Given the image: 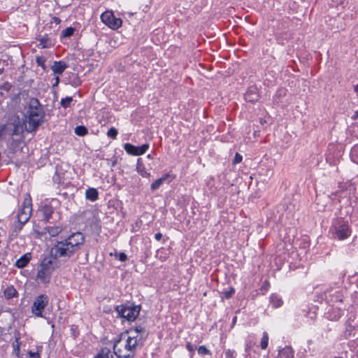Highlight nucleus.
Returning a JSON list of instances; mask_svg holds the SVG:
<instances>
[{
	"mask_svg": "<svg viewBox=\"0 0 358 358\" xmlns=\"http://www.w3.org/2000/svg\"><path fill=\"white\" fill-rule=\"evenodd\" d=\"M29 106V112H35V110H38L41 104L37 99L32 98L30 99L28 103Z\"/></svg>",
	"mask_w": 358,
	"mask_h": 358,
	"instance_id": "20",
	"label": "nucleus"
},
{
	"mask_svg": "<svg viewBox=\"0 0 358 358\" xmlns=\"http://www.w3.org/2000/svg\"><path fill=\"white\" fill-rule=\"evenodd\" d=\"M3 72L2 69H0V74H1Z\"/></svg>",
	"mask_w": 358,
	"mask_h": 358,
	"instance_id": "48",
	"label": "nucleus"
},
{
	"mask_svg": "<svg viewBox=\"0 0 358 358\" xmlns=\"http://www.w3.org/2000/svg\"><path fill=\"white\" fill-rule=\"evenodd\" d=\"M73 99L72 97L67 96L65 99H62L61 101V105L64 108H66L68 106H70V103L72 102Z\"/></svg>",
	"mask_w": 358,
	"mask_h": 358,
	"instance_id": "29",
	"label": "nucleus"
},
{
	"mask_svg": "<svg viewBox=\"0 0 358 358\" xmlns=\"http://www.w3.org/2000/svg\"><path fill=\"white\" fill-rule=\"evenodd\" d=\"M155 238L157 241H160L161 238H162V234L161 233H157L155 235Z\"/></svg>",
	"mask_w": 358,
	"mask_h": 358,
	"instance_id": "43",
	"label": "nucleus"
},
{
	"mask_svg": "<svg viewBox=\"0 0 358 358\" xmlns=\"http://www.w3.org/2000/svg\"><path fill=\"white\" fill-rule=\"evenodd\" d=\"M276 358H294V352L290 347H285L279 350Z\"/></svg>",
	"mask_w": 358,
	"mask_h": 358,
	"instance_id": "15",
	"label": "nucleus"
},
{
	"mask_svg": "<svg viewBox=\"0 0 358 358\" xmlns=\"http://www.w3.org/2000/svg\"><path fill=\"white\" fill-rule=\"evenodd\" d=\"M354 90L356 92H358V84L354 87Z\"/></svg>",
	"mask_w": 358,
	"mask_h": 358,
	"instance_id": "45",
	"label": "nucleus"
},
{
	"mask_svg": "<svg viewBox=\"0 0 358 358\" xmlns=\"http://www.w3.org/2000/svg\"><path fill=\"white\" fill-rule=\"evenodd\" d=\"M36 61L38 66H41L43 69H45V58L44 57H37Z\"/></svg>",
	"mask_w": 358,
	"mask_h": 358,
	"instance_id": "31",
	"label": "nucleus"
},
{
	"mask_svg": "<svg viewBox=\"0 0 358 358\" xmlns=\"http://www.w3.org/2000/svg\"><path fill=\"white\" fill-rule=\"evenodd\" d=\"M41 212L43 213V218L45 220H48L50 219V217H51L53 211H52V209L51 207L48 206H44L41 208Z\"/></svg>",
	"mask_w": 358,
	"mask_h": 358,
	"instance_id": "23",
	"label": "nucleus"
},
{
	"mask_svg": "<svg viewBox=\"0 0 358 358\" xmlns=\"http://www.w3.org/2000/svg\"><path fill=\"white\" fill-rule=\"evenodd\" d=\"M358 117V113H356L355 115L352 117V119H356Z\"/></svg>",
	"mask_w": 358,
	"mask_h": 358,
	"instance_id": "46",
	"label": "nucleus"
},
{
	"mask_svg": "<svg viewBox=\"0 0 358 358\" xmlns=\"http://www.w3.org/2000/svg\"><path fill=\"white\" fill-rule=\"evenodd\" d=\"M341 316V313L339 312L337 315H332V314H330L329 318L331 320H337L340 318Z\"/></svg>",
	"mask_w": 358,
	"mask_h": 358,
	"instance_id": "39",
	"label": "nucleus"
},
{
	"mask_svg": "<svg viewBox=\"0 0 358 358\" xmlns=\"http://www.w3.org/2000/svg\"><path fill=\"white\" fill-rule=\"evenodd\" d=\"M268 335L267 332L264 331L263 333L262 338L261 340V344H260L261 348L263 350L266 349V348L268 347Z\"/></svg>",
	"mask_w": 358,
	"mask_h": 358,
	"instance_id": "27",
	"label": "nucleus"
},
{
	"mask_svg": "<svg viewBox=\"0 0 358 358\" xmlns=\"http://www.w3.org/2000/svg\"><path fill=\"white\" fill-rule=\"evenodd\" d=\"M169 177H170L169 174H166L164 176H162V178L155 180L151 185L152 190L155 191V190L157 189Z\"/></svg>",
	"mask_w": 358,
	"mask_h": 358,
	"instance_id": "19",
	"label": "nucleus"
},
{
	"mask_svg": "<svg viewBox=\"0 0 358 358\" xmlns=\"http://www.w3.org/2000/svg\"><path fill=\"white\" fill-rule=\"evenodd\" d=\"M59 76H57V77L55 78V83L53 85H54V86L57 85H58V83H59Z\"/></svg>",
	"mask_w": 358,
	"mask_h": 358,
	"instance_id": "44",
	"label": "nucleus"
},
{
	"mask_svg": "<svg viewBox=\"0 0 358 358\" xmlns=\"http://www.w3.org/2000/svg\"><path fill=\"white\" fill-rule=\"evenodd\" d=\"M186 348H187V349L189 352H192V353L194 352V345H192L190 343H187L186 344Z\"/></svg>",
	"mask_w": 358,
	"mask_h": 358,
	"instance_id": "40",
	"label": "nucleus"
},
{
	"mask_svg": "<svg viewBox=\"0 0 358 358\" xmlns=\"http://www.w3.org/2000/svg\"><path fill=\"white\" fill-rule=\"evenodd\" d=\"M101 21L113 29H117L122 25V20L114 16L112 11H105L101 15Z\"/></svg>",
	"mask_w": 358,
	"mask_h": 358,
	"instance_id": "6",
	"label": "nucleus"
},
{
	"mask_svg": "<svg viewBox=\"0 0 358 358\" xmlns=\"http://www.w3.org/2000/svg\"><path fill=\"white\" fill-rule=\"evenodd\" d=\"M41 44L43 45V48H46L47 47V45H46V38H42L41 39Z\"/></svg>",
	"mask_w": 358,
	"mask_h": 358,
	"instance_id": "42",
	"label": "nucleus"
},
{
	"mask_svg": "<svg viewBox=\"0 0 358 358\" xmlns=\"http://www.w3.org/2000/svg\"><path fill=\"white\" fill-rule=\"evenodd\" d=\"M31 210L28 207L22 208L20 212L17 215L19 222L22 224H25L30 218Z\"/></svg>",
	"mask_w": 358,
	"mask_h": 358,
	"instance_id": "11",
	"label": "nucleus"
},
{
	"mask_svg": "<svg viewBox=\"0 0 358 358\" xmlns=\"http://www.w3.org/2000/svg\"><path fill=\"white\" fill-rule=\"evenodd\" d=\"M357 356H358V351H357Z\"/></svg>",
	"mask_w": 358,
	"mask_h": 358,
	"instance_id": "49",
	"label": "nucleus"
},
{
	"mask_svg": "<svg viewBox=\"0 0 358 358\" xmlns=\"http://www.w3.org/2000/svg\"><path fill=\"white\" fill-rule=\"evenodd\" d=\"M234 293V290L232 289L230 291L225 292L224 293V296H225L226 299H229V298H230L232 296V294Z\"/></svg>",
	"mask_w": 358,
	"mask_h": 358,
	"instance_id": "41",
	"label": "nucleus"
},
{
	"mask_svg": "<svg viewBox=\"0 0 358 358\" xmlns=\"http://www.w3.org/2000/svg\"><path fill=\"white\" fill-rule=\"evenodd\" d=\"M236 317H234L233 318V323L234 324L236 322Z\"/></svg>",
	"mask_w": 358,
	"mask_h": 358,
	"instance_id": "47",
	"label": "nucleus"
},
{
	"mask_svg": "<svg viewBox=\"0 0 358 358\" xmlns=\"http://www.w3.org/2000/svg\"><path fill=\"white\" fill-rule=\"evenodd\" d=\"M47 232L51 236H56L62 231V228L60 226H49L46 228Z\"/></svg>",
	"mask_w": 358,
	"mask_h": 358,
	"instance_id": "21",
	"label": "nucleus"
},
{
	"mask_svg": "<svg viewBox=\"0 0 358 358\" xmlns=\"http://www.w3.org/2000/svg\"><path fill=\"white\" fill-rule=\"evenodd\" d=\"M13 349L17 355L20 352V343L17 338H15V342L13 344Z\"/></svg>",
	"mask_w": 358,
	"mask_h": 358,
	"instance_id": "35",
	"label": "nucleus"
},
{
	"mask_svg": "<svg viewBox=\"0 0 358 358\" xmlns=\"http://www.w3.org/2000/svg\"><path fill=\"white\" fill-rule=\"evenodd\" d=\"M29 358H40L39 352H38V351H37V352L29 351Z\"/></svg>",
	"mask_w": 358,
	"mask_h": 358,
	"instance_id": "37",
	"label": "nucleus"
},
{
	"mask_svg": "<svg viewBox=\"0 0 358 358\" xmlns=\"http://www.w3.org/2000/svg\"><path fill=\"white\" fill-rule=\"evenodd\" d=\"M197 350L199 355H210V352L204 345L199 346Z\"/></svg>",
	"mask_w": 358,
	"mask_h": 358,
	"instance_id": "32",
	"label": "nucleus"
},
{
	"mask_svg": "<svg viewBox=\"0 0 358 358\" xmlns=\"http://www.w3.org/2000/svg\"><path fill=\"white\" fill-rule=\"evenodd\" d=\"M99 196L98 191L95 188H89L85 192V197L91 201L97 200Z\"/></svg>",
	"mask_w": 358,
	"mask_h": 358,
	"instance_id": "16",
	"label": "nucleus"
},
{
	"mask_svg": "<svg viewBox=\"0 0 358 358\" xmlns=\"http://www.w3.org/2000/svg\"><path fill=\"white\" fill-rule=\"evenodd\" d=\"M17 292L16 291L13 286L8 287L4 290V296L6 299H12L15 297L17 295Z\"/></svg>",
	"mask_w": 358,
	"mask_h": 358,
	"instance_id": "22",
	"label": "nucleus"
},
{
	"mask_svg": "<svg viewBox=\"0 0 358 358\" xmlns=\"http://www.w3.org/2000/svg\"><path fill=\"white\" fill-rule=\"evenodd\" d=\"M68 67L67 64L62 61L55 62L51 66L52 71L54 73L61 75Z\"/></svg>",
	"mask_w": 358,
	"mask_h": 358,
	"instance_id": "12",
	"label": "nucleus"
},
{
	"mask_svg": "<svg viewBox=\"0 0 358 358\" xmlns=\"http://www.w3.org/2000/svg\"><path fill=\"white\" fill-rule=\"evenodd\" d=\"M116 311L119 316L127 319L128 321H134L139 315L140 307L121 305L116 307Z\"/></svg>",
	"mask_w": 358,
	"mask_h": 358,
	"instance_id": "3",
	"label": "nucleus"
},
{
	"mask_svg": "<svg viewBox=\"0 0 358 358\" xmlns=\"http://www.w3.org/2000/svg\"><path fill=\"white\" fill-rule=\"evenodd\" d=\"M49 303V298L45 294L38 296L33 302L31 307L32 313L38 317H43V311Z\"/></svg>",
	"mask_w": 358,
	"mask_h": 358,
	"instance_id": "4",
	"label": "nucleus"
},
{
	"mask_svg": "<svg viewBox=\"0 0 358 358\" xmlns=\"http://www.w3.org/2000/svg\"><path fill=\"white\" fill-rule=\"evenodd\" d=\"M85 243V236L80 232L70 235L62 241L57 242L50 250L52 257H70L78 251ZM57 266L55 259L45 258L41 262L36 275V280L41 283L46 284L50 280L53 271Z\"/></svg>",
	"mask_w": 358,
	"mask_h": 358,
	"instance_id": "1",
	"label": "nucleus"
},
{
	"mask_svg": "<svg viewBox=\"0 0 358 358\" xmlns=\"http://www.w3.org/2000/svg\"><path fill=\"white\" fill-rule=\"evenodd\" d=\"M42 113H29V115H24V126L25 130L31 132L38 127L42 121Z\"/></svg>",
	"mask_w": 358,
	"mask_h": 358,
	"instance_id": "5",
	"label": "nucleus"
},
{
	"mask_svg": "<svg viewBox=\"0 0 358 358\" xmlns=\"http://www.w3.org/2000/svg\"><path fill=\"white\" fill-rule=\"evenodd\" d=\"M15 134V129L11 124H0V141L11 137Z\"/></svg>",
	"mask_w": 358,
	"mask_h": 358,
	"instance_id": "9",
	"label": "nucleus"
},
{
	"mask_svg": "<svg viewBox=\"0 0 358 358\" xmlns=\"http://www.w3.org/2000/svg\"><path fill=\"white\" fill-rule=\"evenodd\" d=\"M271 303L273 306V307L278 308L282 306V301L278 296L273 294L271 296Z\"/></svg>",
	"mask_w": 358,
	"mask_h": 358,
	"instance_id": "24",
	"label": "nucleus"
},
{
	"mask_svg": "<svg viewBox=\"0 0 358 358\" xmlns=\"http://www.w3.org/2000/svg\"><path fill=\"white\" fill-rule=\"evenodd\" d=\"M27 207H28L29 209L31 210V199L30 196H29V195L24 198L23 205H22V208H27Z\"/></svg>",
	"mask_w": 358,
	"mask_h": 358,
	"instance_id": "30",
	"label": "nucleus"
},
{
	"mask_svg": "<svg viewBox=\"0 0 358 358\" xmlns=\"http://www.w3.org/2000/svg\"><path fill=\"white\" fill-rule=\"evenodd\" d=\"M224 357L225 358H236V352L234 350L228 349L224 352Z\"/></svg>",
	"mask_w": 358,
	"mask_h": 358,
	"instance_id": "34",
	"label": "nucleus"
},
{
	"mask_svg": "<svg viewBox=\"0 0 358 358\" xmlns=\"http://www.w3.org/2000/svg\"><path fill=\"white\" fill-rule=\"evenodd\" d=\"M94 358H113L111 352L108 350H102L101 352L97 355Z\"/></svg>",
	"mask_w": 358,
	"mask_h": 358,
	"instance_id": "26",
	"label": "nucleus"
},
{
	"mask_svg": "<svg viewBox=\"0 0 358 358\" xmlns=\"http://www.w3.org/2000/svg\"><path fill=\"white\" fill-rule=\"evenodd\" d=\"M334 234L336 237L339 240L347 238L350 234L348 223L343 220H338L337 224L335 226Z\"/></svg>",
	"mask_w": 358,
	"mask_h": 358,
	"instance_id": "7",
	"label": "nucleus"
},
{
	"mask_svg": "<svg viewBox=\"0 0 358 358\" xmlns=\"http://www.w3.org/2000/svg\"><path fill=\"white\" fill-rule=\"evenodd\" d=\"M129 331L136 332L137 336H136V337L140 338L141 345L142 346L143 343V341L147 335L145 329L141 327H138L135 329H131Z\"/></svg>",
	"mask_w": 358,
	"mask_h": 358,
	"instance_id": "17",
	"label": "nucleus"
},
{
	"mask_svg": "<svg viewBox=\"0 0 358 358\" xmlns=\"http://www.w3.org/2000/svg\"><path fill=\"white\" fill-rule=\"evenodd\" d=\"M74 29L72 27H67L62 31V35L63 37H69L73 34Z\"/></svg>",
	"mask_w": 358,
	"mask_h": 358,
	"instance_id": "28",
	"label": "nucleus"
},
{
	"mask_svg": "<svg viewBox=\"0 0 358 358\" xmlns=\"http://www.w3.org/2000/svg\"><path fill=\"white\" fill-rule=\"evenodd\" d=\"M357 323L355 322L354 319L350 317L346 322L345 336V337L350 336L352 334L353 331L355 329Z\"/></svg>",
	"mask_w": 358,
	"mask_h": 358,
	"instance_id": "13",
	"label": "nucleus"
},
{
	"mask_svg": "<svg viewBox=\"0 0 358 358\" xmlns=\"http://www.w3.org/2000/svg\"><path fill=\"white\" fill-rule=\"evenodd\" d=\"M136 332L127 331L121 335L113 345V352L117 358H132L136 350L141 348Z\"/></svg>",
	"mask_w": 358,
	"mask_h": 358,
	"instance_id": "2",
	"label": "nucleus"
},
{
	"mask_svg": "<svg viewBox=\"0 0 358 358\" xmlns=\"http://www.w3.org/2000/svg\"><path fill=\"white\" fill-rule=\"evenodd\" d=\"M136 170L138 173L144 178H148L150 176V173L145 169L143 164L139 159L137 161Z\"/></svg>",
	"mask_w": 358,
	"mask_h": 358,
	"instance_id": "18",
	"label": "nucleus"
},
{
	"mask_svg": "<svg viewBox=\"0 0 358 358\" xmlns=\"http://www.w3.org/2000/svg\"><path fill=\"white\" fill-rule=\"evenodd\" d=\"M259 92L256 86H250L245 94V99L247 101L255 102L259 99Z\"/></svg>",
	"mask_w": 358,
	"mask_h": 358,
	"instance_id": "10",
	"label": "nucleus"
},
{
	"mask_svg": "<svg viewBox=\"0 0 358 358\" xmlns=\"http://www.w3.org/2000/svg\"><path fill=\"white\" fill-rule=\"evenodd\" d=\"M118 259L121 262H125L127 260V255L125 253L120 252L118 255Z\"/></svg>",
	"mask_w": 358,
	"mask_h": 358,
	"instance_id": "38",
	"label": "nucleus"
},
{
	"mask_svg": "<svg viewBox=\"0 0 358 358\" xmlns=\"http://www.w3.org/2000/svg\"><path fill=\"white\" fill-rule=\"evenodd\" d=\"M125 151L131 155L138 156L144 154L149 148L148 143L143 144L141 146H135L131 143H125L124 145Z\"/></svg>",
	"mask_w": 358,
	"mask_h": 358,
	"instance_id": "8",
	"label": "nucleus"
},
{
	"mask_svg": "<svg viewBox=\"0 0 358 358\" xmlns=\"http://www.w3.org/2000/svg\"><path fill=\"white\" fill-rule=\"evenodd\" d=\"M74 132L77 136H84L88 133V130L84 126H78L75 128Z\"/></svg>",
	"mask_w": 358,
	"mask_h": 358,
	"instance_id": "25",
	"label": "nucleus"
},
{
	"mask_svg": "<svg viewBox=\"0 0 358 358\" xmlns=\"http://www.w3.org/2000/svg\"><path fill=\"white\" fill-rule=\"evenodd\" d=\"M242 159H243L242 156L239 153L236 152L233 162H234V164H238V163L241 162Z\"/></svg>",
	"mask_w": 358,
	"mask_h": 358,
	"instance_id": "36",
	"label": "nucleus"
},
{
	"mask_svg": "<svg viewBox=\"0 0 358 358\" xmlns=\"http://www.w3.org/2000/svg\"><path fill=\"white\" fill-rule=\"evenodd\" d=\"M107 135L110 138H115L117 135V131L116 129L112 127L108 131Z\"/></svg>",
	"mask_w": 358,
	"mask_h": 358,
	"instance_id": "33",
	"label": "nucleus"
},
{
	"mask_svg": "<svg viewBox=\"0 0 358 358\" xmlns=\"http://www.w3.org/2000/svg\"><path fill=\"white\" fill-rule=\"evenodd\" d=\"M31 257L30 253L24 254L15 262V266L20 268L25 267L31 260Z\"/></svg>",
	"mask_w": 358,
	"mask_h": 358,
	"instance_id": "14",
	"label": "nucleus"
}]
</instances>
